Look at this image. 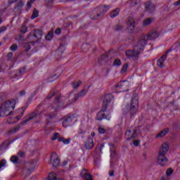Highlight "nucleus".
I'll list each match as a JSON object with an SVG mask.
<instances>
[{
	"label": "nucleus",
	"mask_w": 180,
	"mask_h": 180,
	"mask_svg": "<svg viewBox=\"0 0 180 180\" xmlns=\"http://www.w3.org/2000/svg\"><path fill=\"white\" fill-rule=\"evenodd\" d=\"M91 136L92 137H94V136H95V132H91Z\"/></svg>",
	"instance_id": "61"
},
{
	"label": "nucleus",
	"mask_w": 180,
	"mask_h": 180,
	"mask_svg": "<svg viewBox=\"0 0 180 180\" xmlns=\"http://www.w3.org/2000/svg\"><path fill=\"white\" fill-rule=\"evenodd\" d=\"M110 8V6H100L94 8V10L92 11V13L91 14V19L93 20H96L99 19L100 18H103L105 13L109 11Z\"/></svg>",
	"instance_id": "5"
},
{
	"label": "nucleus",
	"mask_w": 180,
	"mask_h": 180,
	"mask_svg": "<svg viewBox=\"0 0 180 180\" xmlns=\"http://www.w3.org/2000/svg\"><path fill=\"white\" fill-rule=\"evenodd\" d=\"M27 39V40H30V43H37V41H39V39H37L36 35L33 32L30 33Z\"/></svg>",
	"instance_id": "19"
},
{
	"label": "nucleus",
	"mask_w": 180,
	"mask_h": 180,
	"mask_svg": "<svg viewBox=\"0 0 180 180\" xmlns=\"http://www.w3.org/2000/svg\"><path fill=\"white\" fill-rule=\"evenodd\" d=\"M113 65H122V60H120V59H115L113 62Z\"/></svg>",
	"instance_id": "38"
},
{
	"label": "nucleus",
	"mask_w": 180,
	"mask_h": 180,
	"mask_svg": "<svg viewBox=\"0 0 180 180\" xmlns=\"http://www.w3.org/2000/svg\"><path fill=\"white\" fill-rule=\"evenodd\" d=\"M122 29H124V27L121 25H117L114 27V30H115L116 32H122Z\"/></svg>",
	"instance_id": "35"
},
{
	"label": "nucleus",
	"mask_w": 180,
	"mask_h": 180,
	"mask_svg": "<svg viewBox=\"0 0 180 180\" xmlns=\"http://www.w3.org/2000/svg\"><path fill=\"white\" fill-rule=\"evenodd\" d=\"M157 160L159 165L162 167H167L168 165V158L165 155H158Z\"/></svg>",
	"instance_id": "11"
},
{
	"label": "nucleus",
	"mask_w": 180,
	"mask_h": 180,
	"mask_svg": "<svg viewBox=\"0 0 180 180\" xmlns=\"http://www.w3.org/2000/svg\"><path fill=\"white\" fill-rule=\"evenodd\" d=\"M180 5V0L176 1L174 4V6H179Z\"/></svg>",
	"instance_id": "54"
},
{
	"label": "nucleus",
	"mask_w": 180,
	"mask_h": 180,
	"mask_svg": "<svg viewBox=\"0 0 180 180\" xmlns=\"http://www.w3.org/2000/svg\"><path fill=\"white\" fill-rule=\"evenodd\" d=\"M72 120H74V117H68L63 122V126H64V127H68V126H71V124L72 123Z\"/></svg>",
	"instance_id": "17"
},
{
	"label": "nucleus",
	"mask_w": 180,
	"mask_h": 180,
	"mask_svg": "<svg viewBox=\"0 0 180 180\" xmlns=\"http://www.w3.org/2000/svg\"><path fill=\"white\" fill-rule=\"evenodd\" d=\"M169 150V145L167 143H164L160 148L158 155H167V153H168Z\"/></svg>",
	"instance_id": "13"
},
{
	"label": "nucleus",
	"mask_w": 180,
	"mask_h": 180,
	"mask_svg": "<svg viewBox=\"0 0 180 180\" xmlns=\"http://www.w3.org/2000/svg\"><path fill=\"white\" fill-rule=\"evenodd\" d=\"M5 165H6V160H1L0 161V169L3 167H5Z\"/></svg>",
	"instance_id": "45"
},
{
	"label": "nucleus",
	"mask_w": 180,
	"mask_h": 180,
	"mask_svg": "<svg viewBox=\"0 0 180 180\" xmlns=\"http://www.w3.org/2000/svg\"><path fill=\"white\" fill-rule=\"evenodd\" d=\"M65 101H67V98L64 96H59L56 97L55 101L51 105V106L48 107V109L49 110H51L53 109L54 112L57 110V109H60V108H62L64 106V104L65 103Z\"/></svg>",
	"instance_id": "7"
},
{
	"label": "nucleus",
	"mask_w": 180,
	"mask_h": 180,
	"mask_svg": "<svg viewBox=\"0 0 180 180\" xmlns=\"http://www.w3.org/2000/svg\"><path fill=\"white\" fill-rule=\"evenodd\" d=\"M35 1L36 0H29L27 3V6L32 8V4H34Z\"/></svg>",
	"instance_id": "44"
},
{
	"label": "nucleus",
	"mask_w": 180,
	"mask_h": 180,
	"mask_svg": "<svg viewBox=\"0 0 180 180\" xmlns=\"http://www.w3.org/2000/svg\"><path fill=\"white\" fill-rule=\"evenodd\" d=\"M127 68H129V63H125L121 70L122 74H124L126 71H127Z\"/></svg>",
	"instance_id": "37"
},
{
	"label": "nucleus",
	"mask_w": 180,
	"mask_h": 180,
	"mask_svg": "<svg viewBox=\"0 0 180 180\" xmlns=\"http://www.w3.org/2000/svg\"><path fill=\"white\" fill-rule=\"evenodd\" d=\"M82 84V82L78 81V82H74L72 83V88L74 89H77L81 84Z\"/></svg>",
	"instance_id": "32"
},
{
	"label": "nucleus",
	"mask_w": 180,
	"mask_h": 180,
	"mask_svg": "<svg viewBox=\"0 0 180 180\" xmlns=\"http://www.w3.org/2000/svg\"><path fill=\"white\" fill-rule=\"evenodd\" d=\"M54 91H51L46 97V99H51V98H53V96H54Z\"/></svg>",
	"instance_id": "49"
},
{
	"label": "nucleus",
	"mask_w": 180,
	"mask_h": 180,
	"mask_svg": "<svg viewBox=\"0 0 180 180\" xmlns=\"http://www.w3.org/2000/svg\"><path fill=\"white\" fill-rule=\"evenodd\" d=\"M18 0H8L9 5H12V4H15Z\"/></svg>",
	"instance_id": "53"
},
{
	"label": "nucleus",
	"mask_w": 180,
	"mask_h": 180,
	"mask_svg": "<svg viewBox=\"0 0 180 180\" xmlns=\"http://www.w3.org/2000/svg\"><path fill=\"white\" fill-rule=\"evenodd\" d=\"M60 74L57 75V74H53L52 75L51 77H49L48 78V81L49 82H53V81H56V79H58V78L60 77Z\"/></svg>",
	"instance_id": "26"
},
{
	"label": "nucleus",
	"mask_w": 180,
	"mask_h": 180,
	"mask_svg": "<svg viewBox=\"0 0 180 180\" xmlns=\"http://www.w3.org/2000/svg\"><path fill=\"white\" fill-rule=\"evenodd\" d=\"M134 146L135 147H137V146H139V141H134Z\"/></svg>",
	"instance_id": "58"
},
{
	"label": "nucleus",
	"mask_w": 180,
	"mask_h": 180,
	"mask_svg": "<svg viewBox=\"0 0 180 180\" xmlns=\"http://www.w3.org/2000/svg\"><path fill=\"white\" fill-rule=\"evenodd\" d=\"M119 13H120V9L119 8H117L110 12V16L112 18H116V16H119Z\"/></svg>",
	"instance_id": "21"
},
{
	"label": "nucleus",
	"mask_w": 180,
	"mask_h": 180,
	"mask_svg": "<svg viewBox=\"0 0 180 180\" xmlns=\"http://www.w3.org/2000/svg\"><path fill=\"white\" fill-rule=\"evenodd\" d=\"M160 180H165V177H162Z\"/></svg>",
	"instance_id": "64"
},
{
	"label": "nucleus",
	"mask_w": 180,
	"mask_h": 180,
	"mask_svg": "<svg viewBox=\"0 0 180 180\" xmlns=\"http://www.w3.org/2000/svg\"><path fill=\"white\" fill-rule=\"evenodd\" d=\"M54 30H51V31H49L47 34V35H46L45 39L46 40L50 41L53 39V37H54Z\"/></svg>",
	"instance_id": "25"
},
{
	"label": "nucleus",
	"mask_w": 180,
	"mask_h": 180,
	"mask_svg": "<svg viewBox=\"0 0 180 180\" xmlns=\"http://www.w3.org/2000/svg\"><path fill=\"white\" fill-rule=\"evenodd\" d=\"M136 20L133 16H129L127 19V25L130 30H134L135 27Z\"/></svg>",
	"instance_id": "14"
},
{
	"label": "nucleus",
	"mask_w": 180,
	"mask_h": 180,
	"mask_svg": "<svg viewBox=\"0 0 180 180\" xmlns=\"http://www.w3.org/2000/svg\"><path fill=\"white\" fill-rule=\"evenodd\" d=\"M153 22H154V18H146L143 21V26H150Z\"/></svg>",
	"instance_id": "28"
},
{
	"label": "nucleus",
	"mask_w": 180,
	"mask_h": 180,
	"mask_svg": "<svg viewBox=\"0 0 180 180\" xmlns=\"http://www.w3.org/2000/svg\"><path fill=\"white\" fill-rule=\"evenodd\" d=\"M57 114H56V111L55 112H50L48 115H46V119L47 122H50L51 120V119H53V117H56Z\"/></svg>",
	"instance_id": "24"
},
{
	"label": "nucleus",
	"mask_w": 180,
	"mask_h": 180,
	"mask_svg": "<svg viewBox=\"0 0 180 180\" xmlns=\"http://www.w3.org/2000/svg\"><path fill=\"white\" fill-rule=\"evenodd\" d=\"M105 131L106 130H105L104 128H102V127L98 128V133H100L101 134H105Z\"/></svg>",
	"instance_id": "46"
},
{
	"label": "nucleus",
	"mask_w": 180,
	"mask_h": 180,
	"mask_svg": "<svg viewBox=\"0 0 180 180\" xmlns=\"http://www.w3.org/2000/svg\"><path fill=\"white\" fill-rule=\"evenodd\" d=\"M110 176H113L115 175V172L113 170H111L109 172Z\"/></svg>",
	"instance_id": "55"
},
{
	"label": "nucleus",
	"mask_w": 180,
	"mask_h": 180,
	"mask_svg": "<svg viewBox=\"0 0 180 180\" xmlns=\"http://www.w3.org/2000/svg\"><path fill=\"white\" fill-rule=\"evenodd\" d=\"M36 116H37V114H36V113L30 114L21 122V124H26V123H27V122H30V120H32V119H34V117H36Z\"/></svg>",
	"instance_id": "16"
},
{
	"label": "nucleus",
	"mask_w": 180,
	"mask_h": 180,
	"mask_svg": "<svg viewBox=\"0 0 180 180\" xmlns=\"http://www.w3.org/2000/svg\"><path fill=\"white\" fill-rule=\"evenodd\" d=\"M20 96H23L24 95H26V91H25L24 90L21 91L20 92Z\"/></svg>",
	"instance_id": "56"
},
{
	"label": "nucleus",
	"mask_w": 180,
	"mask_h": 180,
	"mask_svg": "<svg viewBox=\"0 0 180 180\" xmlns=\"http://www.w3.org/2000/svg\"><path fill=\"white\" fill-rule=\"evenodd\" d=\"M10 161L13 162V164H19V158L17 155H13L11 158Z\"/></svg>",
	"instance_id": "29"
},
{
	"label": "nucleus",
	"mask_w": 180,
	"mask_h": 180,
	"mask_svg": "<svg viewBox=\"0 0 180 180\" xmlns=\"http://www.w3.org/2000/svg\"><path fill=\"white\" fill-rule=\"evenodd\" d=\"M20 110L21 112V114L15 117V119H17V120H20V117H22V116H23V115L25 114V110H26V107H22Z\"/></svg>",
	"instance_id": "30"
},
{
	"label": "nucleus",
	"mask_w": 180,
	"mask_h": 180,
	"mask_svg": "<svg viewBox=\"0 0 180 180\" xmlns=\"http://www.w3.org/2000/svg\"><path fill=\"white\" fill-rule=\"evenodd\" d=\"M129 86V82L127 81H123L120 82L117 86L116 88H118L119 89H126Z\"/></svg>",
	"instance_id": "18"
},
{
	"label": "nucleus",
	"mask_w": 180,
	"mask_h": 180,
	"mask_svg": "<svg viewBox=\"0 0 180 180\" xmlns=\"http://www.w3.org/2000/svg\"><path fill=\"white\" fill-rule=\"evenodd\" d=\"M56 34H61V29L57 28L55 31Z\"/></svg>",
	"instance_id": "51"
},
{
	"label": "nucleus",
	"mask_w": 180,
	"mask_h": 180,
	"mask_svg": "<svg viewBox=\"0 0 180 180\" xmlns=\"http://www.w3.org/2000/svg\"><path fill=\"white\" fill-rule=\"evenodd\" d=\"M113 99L114 97L112 94H106L105 96L101 110L97 113L96 120H103V119L110 120V119H112V115L110 112L113 107ZM110 104H111L110 108H109Z\"/></svg>",
	"instance_id": "2"
},
{
	"label": "nucleus",
	"mask_w": 180,
	"mask_h": 180,
	"mask_svg": "<svg viewBox=\"0 0 180 180\" xmlns=\"http://www.w3.org/2000/svg\"><path fill=\"white\" fill-rule=\"evenodd\" d=\"M160 36L157 31H150L147 35L141 37L137 44L134 46V51H127L125 54L127 57H131L134 60H139L140 54L144 50L146 44L148 40H154Z\"/></svg>",
	"instance_id": "1"
},
{
	"label": "nucleus",
	"mask_w": 180,
	"mask_h": 180,
	"mask_svg": "<svg viewBox=\"0 0 180 180\" xmlns=\"http://www.w3.org/2000/svg\"><path fill=\"white\" fill-rule=\"evenodd\" d=\"M49 164L53 168H57V167H58L60 164V158L57 153H51Z\"/></svg>",
	"instance_id": "9"
},
{
	"label": "nucleus",
	"mask_w": 180,
	"mask_h": 180,
	"mask_svg": "<svg viewBox=\"0 0 180 180\" xmlns=\"http://www.w3.org/2000/svg\"><path fill=\"white\" fill-rule=\"evenodd\" d=\"M26 73V68L23 67L19 69L18 72H17V75H23V74Z\"/></svg>",
	"instance_id": "33"
},
{
	"label": "nucleus",
	"mask_w": 180,
	"mask_h": 180,
	"mask_svg": "<svg viewBox=\"0 0 180 180\" xmlns=\"http://www.w3.org/2000/svg\"><path fill=\"white\" fill-rule=\"evenodd\" d=\"M30 42L25 44L24 47L25 48V51H28L32 49V46L30 45Z\"/></svg>",
	"instance_id": "39"
},
{
	"label": "nucleus",
	"mask_w": 180,
	"mask_h": 180,
	"mask_svg": "<svg viewBox=\"0 0 180 180\" xmlns=\"http://www.w3.org/2000/svg\"><path fill=\"white\" fill-rule=\"evenodd\" d=\"M38 92H39V89H37V90H35V91H34V94H37Z\"/></svg>",
	"instance_id": "63"
},
{
	"label": "nucleus",
	"mask_w": 180,
	"mask_h": 180,
	"mask_svg": "<svg viewBox=\"0 0 180 180\" xmlns=\"http://www.w3.org/2000/svg\"><path fill=\"white\" fill-rule=\"evenodd\" d=\"M32 32H34V34L35 35L38 41L41 39V36H43V31L40 30H35V31Z\"/></svg>",
	"instance_id": "23"
},
{
	"label": "nucleus",
	"mask_w": 180,
	"mask_h": 180,
	"mask_svg": "<svg viewBox=\"0 0 180 180\" xmlns=\"http://www.w3.org/2000/svg\"><path fill=\"white\" fill-rule=\"evenodd\" d=\"M89 86H86L83 90L80 91L78 94L70 95L68 96V98L70 101L69 103H74V102H77V101L79 99V98H83V96H86V94H88V91H89Z\"/></svg>",
	"instance_id": "8"
},
{
	"label": "nucleus",
	"mask_w": 180,
	"mask_h": 180,
	"mask_svg": "<svg viewBox=\"0 0 180 180\" xmlns=\"http://www.w3.org/2000/svg\"><path fill=\"white\" fill-rule=\"evenodd\" d=\"M58 141L63 143L64 142V137L58 138Z\"/></svg>",
	"instance_id": "57"
},
{
	"label": "nucleus",
	"mask_w": 180,
	"mask_h": 180,
	"mask_svg": "<svg viewBox=\"0 0 180 180\" xmlns=\"http://www.w3.org/2000/svg\"><path fill=\"white\" fill-rule=\"evenodd\" d=\"M145 8L149 13H154L155 12V5L150 1L146 3Z\"/></svg>",
	"instance_id": "15"
},
{
	"label": "nucleus",
	"mask_w": 180,
	"mask_h": 180,
	"mask_svg": "<svg viewBox=\"0 0 180 180\" xmlns=\"http://www.w3.org/2000/svg\"><path fill=\"white\" fill-rule=\"evenodd\" d=\"M70 139H64L63 143V144H70Z\"/></svg>",
	"instance_id": "50"
},
{
	"label": "nucleus",
	"mask_w": 180,
	"mask_h": 180,
	"mask_svg": "<svg viewBox=\"0 0 180 180\" xmlns=\"http://www.w3.org/2000/svg\"><path fill=\"white\" fill-rule=\"evenodd\" d=\"M16 105V100L10 99L5 103H3L0 106V116L1 117H5L11 115L12 110L15 109Z\"/></svg>",
	"instance_id": "4"
},
{
	"label": "nucleus",
	"mask_w": 180,
	"mask_h": 180,
	"mask_svg": "<svg viewBox=\"0 0 180 180\" xmlns=\"http://www.w3.org/2000/svg\"><path fill=\"white\" fill-rule=\"evenodd\" d=\"M76 0H67L65 2H72V1H75Z\"/></svg>",
	"instance_id": "62"
},
{
	"label": "nucleus",
	"mask_w": 180,
	"mask_h": 180,
	"mask_svg": "<svg viewBox=\"0 0 180 180\" xmlns=\"http://www.w3.org/2000/svg\"><path fill=\"white\" fill-rule=\"evenodd\" d=\"M60 137V134L58 133H55L53 134V137L51 138L52 141H55V140H57Z\"/></svg>",
	"instance_id": "41"
},
{
	"label": "nucleus",
	"mask_w": 180,
	"mask_h": 180,
	"mask_svg": "<svg viewBox=\"0 0 180 180\" xmlns=\"http://www.w3.org/2000/svg\"><path fill=\"white\" fill-rule=\"evenodd\" d=\"M137 108H139V96L136 94L133 96L131 104H127L123 109V115L133 117L137 113Z\"/></svg>",
	"instance_id": "3"
},
{
	"label": "nucleus",
	"mask_w": 180,
	"mask_h": 180,
	"mask_svg": "<svg viewBox=\"0 0 180 180\" xmlns=\"http://www.w3.org/2000/svg\"><path fill=\"white\" fill-rule=\"evenodd\" d=\"M10 50L11 51H16V50H18V45L16 44L11 45V46L10 47Z\"/></svg>",
	"instance_id": "40"
},
{
	"label": "nucleus",
	"mask_w": 180,
	"mask_h": 180,
	"mask_svg": "<svg viewBox=\"0 0 180 180\" xmlns=\"http://www.w3.org/2000/svg\"><path fill=\"white\" fill-rule=\"evenodd\" d=\"M115 157H116V150L112 147L110 148V158L113 159Z\"/></svg>",
	"instance_id": "34"
},
{
	"label": "nucleus",
	"mask_w": 180,
	"mask_h": 180,
	"mask_svg": "<svg viewBox=\"0 0 180 180\" xmlns=\"http://www.w3.org/2000/svg\"><path fill=\"white\" fill-rule=\"evenodd\" d=\"M4 32H6V26H2L0 27V34L1 33H4Z\"/></svg>",
	"instance_id": "48"
},
{
	"label": "nucleus",
	"mask_w": 180,
	"mask_h": 180,
	"mask_svg": "<svg viewBox=\"0 0 180 180\" xmlns=\"http://www.w3.org/2000/svg\"><path fill=\"white\" fill-rule=\"evenodd\" d=\"M39 16V11L36 9H34V11L32 13V15L31 16V19H36Z\"/></svg>",
	"instance_id": "36"
},
{
	"label": "nucleus",
	"mask_w": 180,
	"mask_h": 180,
	"mask_svg": "<svg viewBox=\"0 0 180 180\" xmlns=\"http://www.w3.org/2000/svg\"><path fill=\"white\" fill-rule=\"evenodd\" d=\"M169 51H167L162 56H161L158 60H157V65L160 69H162L165 67V60H167V57L168 56V53Z\"/></svg>",
	"instance_id": "10"
},
{
	"label": "nucleus",
	"mask_w": 180,
	"mask_h": 180,
	"mask_svg": "<svg viewBox=\"0 0 180 180\" xmlns=\"http://www.w3.org/2000/svg\"><path fill=\"white\" fill-rule=\"evenodd\" d=\"M174 172V170H172V168L168 169L166 171V174L167 175V176H169V175H172V173Z\"/></svg>",
	"instance_id": "43"
},
{
	"label": "nucleus",
	"mask_w": 180,
	"mask_h": 180,
	"mask_svg": "<svg viewBox=\"0 0 180 180\" xmlns=\"http://www.w3.org/2000/svg\"><path fill=\"white\" fill-rule=\"evenodd\" d=\"M4 98V94H0V99H3Z\"/></svg>",
	"instance_id": "60"
},
{
	"label": "nucleus",
	"mask_w": 180,
	"mask_h": 180,
	"mask_svg": "<svg viewBox=\"0 0 180 180\" xmlns=\"http://www.w3.org/2000/svg\"><path fill=\"white\" fill-rule=\"evenodd\" d=\"M21 33H26L27 32V27L22 25L20 30Z\"/></svg>",
	"instance_id": "42"
},
{
	"label": "nucleus",
	"mask_w": 180,
	"mask_h": 180,
	"mask_svg": "<svg viewBox=\"0 0 180 180\" xmlns=\"http://www.w3.org/2000/svg\"><path fill=\"white\" fill-rule=\"evenodd\" d=\"M20 130V124H18L14 128H13L11 130L8 131L9 134H15L17 131H19Z\"/></svg>",
	"instance_id": "27"
},
{
	"label": "nucleus",
	"mask_w": 180,
	"mask_h": 180,
	"mask_svg": "<svg viewBox=\"0 0 180 180\" xmlns=\"http://www.w3.org/2000/svg\"><path fill=\"white\" fill-rule=\"evenodd\" d=\"M18 155H19V157H21V158H23V157H25V153L23 152H19L18 153Z\"/></svg>",
	"instance_id": "52"
},
{
	"label": "nucleus",
	"mask_w": 180,
	"mask_h": 180,
	"mask_svg": "<svg viewBox=\"0 0 180 180\" xmlns=\"http://www.w3.org/2000/svg\"><path fill=\"white\" fill-rule=\"evenodd\" d=\"M37 162L36 160H31L26 162L24 164V167L22 168V174L26 178L29 176L36 169Z\"/></svg>",
	"instance_id": "6"
},
{
	"label": "nucleus",
	"mask_w": 180,
	"mask_h": 180,
	"mask_svg": "<svg viewBox=\"0 0 180 180\" xmlns=\"http://www.w3.org/2000/svg\"><path fill=\"white\" fill-rule=\"evenodd\" d=\"M84 146L86 150H91L94 147V139H92L91 138H88Z\"/></svg>",
	"instance_id": "20"
},
{
	"label": "nucleus",
	"mask_w": 180,
	"mask_h": 180,
	"mask_svg": "<svg viewBox=\"0 0 180 180\" xmlns=\"http://www.w3.org/2000/svg\"><path fill=\"white\" fill-rule=\"evenodd\" d=\"M25 4L23 1H20L15 6V9H17V11H22V8H23V6Z\"/></svg>",
	"instance_id": "31"
},
{
	"label": "nucleus",
	"mask_w": 180,
	"mask_h": 180,
	"mask_svg": "<svg viewBox=\"0 0 180 180\" xmlns=\"http://www.w3.org/2000/svg\"><path fill=\"white\" fill-rule=\"evenodd\" d=\"M169 132V129L165 128L162 131H161L160 133H158L156 136V137H164V136H166Z\"/></svg>",
	"instance_id": "22"
},
{
	"label": "nucleus",
	"mask_w": 180,
	"mask_h": 180,
	"mask_svg": "<svg viewBox=\"0 0 180 180\" xmlns=\"http://www.w3.org/2000/svg\"><path fill=\"white\" fill-rule=\"evenodd\" d=\"M12 57H13V53L9 52V53L7 54L8 60H12Z\"/></svg>",
	"instance_id": "47"
},
{
	"label": "nucleus",
	"mask_w": 180,
	"mask_h": 180,
	"mask_svg": "<svg viewBox=\"0 0 180 180\" xmlns=\"http://www.w3.org/2000/svg\"><path fill=\"white\" fill-rule=\"evenodd\" d=\"M68 164V161H63V167H65V165H67Z\"/></svg>",
	"instance_id": "59"
},
{
	"label": "nucleus",
	"mask_w": 180,
	"mask_h": 180,
	"mask_svg": "<svg viewBox=\"0 0 180 180\" xmlns=\"http://www.w3.org/2000/svg\"><path fill=\"white\" fill-rule=\"evenodd\" d=\"M137 136V130L136 129H128L125 132V138L127 140H130V139H135Z\"/></svg>",
	"instance_id": "12"
}]
</instances>
